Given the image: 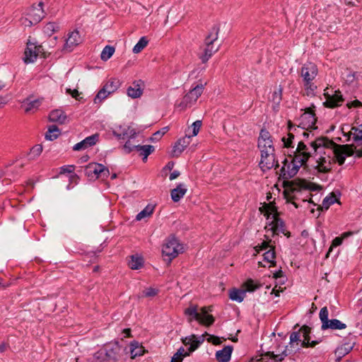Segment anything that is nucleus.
Here are the masks:
<instances>
[{
  "label": "nucleus",
  "mask_w": 362,
  "mask_h": 362,
  "mask_svg": "<svg viewBox=\"0 0 362 362\" xmlns=\"http://www.w3.org/2000/svg\"><path fill=\"white\" fill-rule=\"evenodd\" d=\"M270 242L271 240L269 241H262L260 245H258L255 247V250L259 252L260 250H268L271 247H274V246L270 245Z\"/></svg>",
  "instance_id": "nucleus-56"
},
{
  "label": "nucleus",
  "mask_w": 362,
  "mask_h": 362,
  "mask_svg": "<svg viewBox=\"0 0 362 362\" xmlns=\"http://www.w3.org/2000/svg\"><path fill=\"white\" fill-rule=\"evenodd\" d=\"M303 156L300 157H293L291 162L286 165V163L287 162L286 159L284 161V165L282 167L281 176L284 179L288 180L293 177H294L297 173L298 172L300 168L305 165L306 163H304V159L301 158Z\"/></svg>",
  "instance_id": "nucleus-6"
},
{
  "label": "nucleus",
  "mask_w": 362,
  "mask_h": 362,
  "mask_svg": "<svg viewBox=\"0 0 362 362\" xmlns=\"http://www.w3.org/2000/svg\"><path fill=\"white\" fill-rule=\"evenodd\" d=\"M355 345V342H345L341 346H339L335 351H334V356H335V361L337 362H339L341 359L345 356L346 354H348L354 348Z\"/></svg>",
  "instance_id": "nucleus-22"
},
{
  "label": "nucleus",
  "mask_w": 362,
  "mask_h": 362,
  "mask_svg": "<svg viewBox=\"0 0 362 362\" xmlns=\"http://www.w3.org/2000/svg\"><path fill=\"white\" fill-rule=\"evenodd\" d=\"M204 86L202 83L197 85L183 98L179 106L182 108L192 106L203 93Z\"/></svg>",
  "instance_id": "nucleus-13"
},
{
  "label": "nucleus",
  "mask_w": 362,
  "mask_h": 362,
  "mask_svg": "<svg viewBox=\"0 0 362 362\" xmlns=\"http://www.w3.org/2000/svg\"><path fill=\"white\" fill-rule=\"evenodd\" d=\"M74 165H65L61 168V173H71L74 170Z\"/></svg>",
  "instance_id": "nucleus-62"
},
{
  "label": "nucleus",
  "mask_w": 362,
  "mask_h": 362,
  "mask_svg": "<svg viewBox=\"0 0 362 362\" xmlns=\"http://www.w3.org/2000/svg\"><path fill=\"white\" fill-rule=\"evenodd\" d=\"M351 147V150L353 151V155H355L357 158L362 157V144H358L357 146L354 147L353 146H350Z\"/></svg>",
  "instance_id": "nucleus-60"
},
{
  "label": "nucleus",
  "mask_w": 362,
  "mask_h": 362,
  "mask_svg": "<svg viewBox=\"0 0 362 362\" xmlns=\"http://www.w3.org/2000/svg\"><path fill=\"white\" fill-rule=\"evenodd\" d=\"M148 40L147 37H141L139 42L133 47L132 52L135 54L141 52L148 45Z\"/></svg>",
  "instance_id": "nucleus-36"
},
{
  "label": "nucleus",
  "mask_w": 362,
  "mask_h": 362,
  "mask_svg": "<svg viewBox=\"0 0 362 362\" xmlns=\"http://www.w3.org/2000/svg\"><path fill=\"white\" fill-rule=\"evenodd\" d=\"M269 211H267V218H272L271 229L274 234H279L280 233H284V223L278 217L276 209L275 207H268Z\"/></svg>",
  "instance_id": "nucleus-15"
},
{
  "label": "nucleus",
  "mask_w": 362,
  "mask_h": 362,
  "mask_svg": "<svg viewBox=\"0 0 362 362\" xmlns=\"http://www.w3.org/2000/svg\"><path fill=\"white\" fill-rule=\"evenodd\" d=\"M346 72L343 73V77L346 83H351L355 80V72H352L350 69H346Z\"/></svg>",
  "instance_id": "nucleus-55"
},
{
  "label": "nucleus",
  "mask_w": 362,
  "mask_h": 362,
  "mask_svg": "<svg viewBox=\"0 0 362 362\" xmlns=\"http://www.w3.org/2000/svg\"><path fill=\"white\" fill-rule=\"evenodd\" d=\"M49 119L51 122H58L59 124H64L66 121V115L61 110H54L49 115Z\"/></svg>",
  "instance_id": "nucleus-29"
},
{
  "label": "nucleus",
  "mask_w": 362,
  "mask_h": 362,
  "mask_svg": "<svg viewBox=\"0 0 362 362\" xmlns=\"http://www.w3.org/2000/svg\"><path fill=\"white\" fill-rule=\"evenodd\" d=\"M291 188L293 191H297L300 189L308 188V183L305 180H294L291 182Z\"/></svg>",
  "instance_id": "nucleus-47"
},
{
  "label": "nucleus",
  "mask_w": 362,
  "mask_h": 362,
  "mask_svg": "<svg viewBox=\"0 0 362 362\" xmlns=\"http://www.w3.org/2000/svg\"><path fill=\"white\" fill-rule=\"evenodd\" d=\"M144 352V347L140 345L138 341H134L130 344V354L132 358L143 355Z\"/></svg>",
  "instance_id": "nucleus-31"
},
{
  "label": "nucleus",
  "mask_w": 362,
  "mask_h": 362,
  "mask_svg": "<svg viewBox=\"0 0 362 362\" xmlns=\"http://www.w3.org/2000/svg\"><path fill=\"white\" fill-rule=\"evenodd\" d=\"M136 136V132L134 129L128 128L126 130H124L122 134H119L117 135L119 139H126L128 140L132 139L135 138Z\"/></svg>",
  "instance_id": "nucleus-42"
},
{
  "label": "nucleus",
  "mask_w": 362,
  "mask_h": 362,
  "mask_svg": "<svg viewBox=\"0 0 362 362\" xmlns=\"http://www.w3.org/2000/svg\"><path fill=\"white\" fill-rule=\"evenodd\" d=\"M274 152L272 148H269L268 151H262L259 166L263 171L272 168L276 169L279 167L278 161L276 160Z\"/></svg>",
  "instance_id": "nucleus-12"
},
{
  "label": "nucleus",
  "mask_w": 362,
  "mask_h": 362,
  "mask_svg": "<svg viewBox=\"0 0 362 362\" xmlns=\"http://www.w3.org/2000/svg\"><path fill=\"white\" fill-rule=\"evenodd\" d=\"M119 86V81L116 78H110L98 91L95 98H94L95 103H100L107 98L110 94L117 90Z\"/></svg>",
  "instance_id": "nucleus-10"
},
{
  "label": "nucleus",
  "mask_w": 362,
  "mask_h": 362,
  "mask_svg": "<svg viewBox=\"0 0 362 362\" xmlns=\"http://www.w3.org/2000/svg\"><path fill=\"white\" fill-rule=\"evenodd\" d=\"M139 144H134L132 141V139H129L126 141L123 146V150L125 153H129L133 151H138Z\"/></svg>",
  "instance_id": "nucleus-50"
},
{
  "label": "nucleus",
  "mask_w": 362,
  "mask_h": 362,
  "mask_svg": "<svg viewBox=\"0 0 362 362\" xmlns=\"http://www.w3.org/2000/svg\"><path fill=\"white\" fill-rule=\"evenodd\" d=\"M143 259L141 257L132 255L131 260L129 262V267L132 269H139L143 266Z\"/></svg>",
  "instance_id": "nucleus-37"
},
{
  "label": "nucleus",
  "mask_w": 362,
  "mask_h": 362,
  "mask_svg": "<svg viewBox=\"0 0 362 362\" xmlns=\"http://www.w3.org/2000/svg\"><path fill=\"white\" fill-rule=\"evenodd\" d=\"M158 290L154 288H147L143 291V297H153L157 295Z\"/></svg>",
  "instance_id": "nucleus-57"
},
{
  "label": "nucleus",
  "mask_w": 362,
  "mask_h": 362,
  "mask_svg": "<svg viewBox=\"0 0 362 362\" xmlns=\"http://www.w3.org/2000/svg\"><path fill=\"white\" fill-rule=\"evenodd\" d=\"M190 354L184 347H180L174 354L171 358V362H182L184 357L189 356Z\"/></svg>",
  "instance_id": "nucleus-34"
},
{
  "label": "nucleus",
  "mask_w": 362,
  "mask_h": 362,
  "mask_svg": "<svg viewBox=\"0 0 362 362\" xmlns=\"http://www.w3.org/2000/svg\"><path fill=\"white\" fill-rule=\"evenodd\" d=\"M93 361L95 362L108 361L107 353L105 351L104 346L94 354Z\"/></svg>",
  "instance_id": "nucleus-40"
},
{
  "label": "nucleus",
  "mask_w": 362,
  "mask_h": 362,
  "mask_svg": "<svg viewBox=\"0 0 362 362\" xmlns=\"http://www.w3.org/2000/svg\"><path fill=\"white\" fill-rule=\"evenodd\" d=\"M210 337L208 339V341L212 342L214 344H219L221 343L220 338L213 335H209Z\"/></svg>",
  "instance_id": "nucleus-64"
},
{
  "label": "nucleus",
  "mask_w": 362,
  "mask_h": 362,
  "mask_svg": "<svg viewBox=\"0 0 362 362\" xmlns=\"http://www.w3.org/2000/svg\"><path fill=\"white\" fill-rule=\"evenodd\" d=\"M328 310L327 307H323L320 311V319L322 322V325L325 324V322H328L329 320L328 319Z\"/></svg>",
  "instance_id": "nucleus-54"
},
{
  "label": "nucleus",
  "mask_w": 362,
  "mask_h": 362,
  "mask_svg": "<svg viewBox=\"0 0 362 362\" xmlns=\"http://www.w3.org/2000/svg\"><path fill=\"white\" fill-rule=\"evenodd\" d=\"M107 353L108 361L117 362L122 356L123 353L126 351L127 348L124 349L120 346L118 341H113L104 345Z\"/></svg>",
  "instance_id": "nucleus-11"
},
{
  "label": "nucleus",
  "mask_w": 362,
  "mask_h": 362,
  "mask_svg": "<svg viewBox=\"0 0 362 362\" xmlns=\"http://www.w3.org/2000/svg\"><path fill=\"white\" fill-rule=\"evenodd\" d=\"M168 130V127H165L162 128L160 130L156 132L153 134L152 137L151 138V140L153 141L159 140L161 138V136H163Z\"/></svg>",
  "instance_id": "nucleus-52"
},
{
  "label": "nucleus",
  "mask_w": 362,
  "mask_h": 362,
  "mask_svg": "<svg viewBox=\"0 0 362 362\" xmlns=\"http://www.w3.org/2000/svg\"><path fill=\"white\" fill-rule=\"evenodd\" d=\"M338 202V199L336 195L331 193L329 196H327L322 201V208L327 209L333 204Z\"/></svg>",
  "instance_id": "nucleus-44"
},
{
  "label": "nucleus",
  "mask_w": 362,
  "mask_h": 362,
  "mask_svg": "<svg viewBox=\"0 0 362 362\" xmlns=\"http://www.w3.org/2000/svg\"><path fill=\"white\" fill-rule=\"evenodd\" d=\"M204 341V334L199 336V337L192 334L189 337H186L182 339V341L185 346L189 345V348L187 350L189 354L195 351Z\"/></svg>",
  "instance_id": "nucleus-18"
},
{
  "label": "nucleus",
  "mask_w": 362,
  "mask_h": 362,
  "mask_svg": "<svg viewBox=\"0 0 362 362\" xmlns=\"http://www.w3.org/2000/svg\"><path fill=\"white\" fill-rule=\"evenodd\" d=\"M321 341L319 340H311L310 328L308 326L303 325L297 332H293L290 336V343L301 342V346L314 347Z\"/></svg>",
  "instance_id": "nucleus-3"
},
{
  "label": "nucleus",
  "mask_w": 362,
  "mask_h": 362,
  "mask_svg": "<svg viewBox=\"0 0 362 362\" xmlns=\"http://www.w3.org/2000/svg\"><path fill=\"white\" fill-rule=\"evenodd\" d=\"M144 83L141 80L134 81L127 90V93L132 98H140L143 93Z\"/></svg>",
  "instance_id": "nucleus-19"
},
{
  "label": "nucleus",
  "mask_w": 362,
  "mask_h": 362,
  "mask_svg": "<svg viewBox=\"0 0 362 362\" xmlns=\"http://www.w3.org/2000/svg\"><path fill=\"white\" fill-rule=\"evenodd\" d=\"M138 148L137 151L140 153V155L144 156V160H146L147 157L154 151V147L151 145L141 146L139 144Z\"/></svg>",
  "instance_id": "nucleus-38"
},
{
  "label": "nucleus",
  "mask_w": 362,
  "mask_h": 362,
  "mask_svg": "<svg viewBox=\"0 0 362 362\" xmlns=\"http://www.w3.org/2000/svg\"><path fill=\"white\" fill-rule=\"evenodd\" d=\"M59 129L57 127L52 125L49 129L45 134V139L47 140L53 141L56 139L59 136Z\"/></svg>",
  "instance_id": "nucleus-41"
},
{
  "label": "nucleus",
  "mask_w": 362,
  "mask_h": 362,
  "mask_svg": "<svg viewBox=\"0 0 362 362\" xmlns=\"http://www.w3.org/2000/svg\"><path fill=\"white\" fill-rule=\"evenodd\" d=\"M115 51V49L113 46L106 45L103 48V49L100 54L101 59L103 61L108 60L113 55Z\"/></svg>",
  "instance_id": "nucleus-39"
},
{
  "label": "nucleus",
  "mask_w": 362,
  "mask_h": 362,
  "mask_svg": "<svg viewBox=\"0 0 362 362\" xmlns=\"http://www.w3.org/2000/svg\"><path fill=\"white\" fill-rule=\"evenodd\" d=\"M43 148L41 144H36L31 149L29 153V159H36L42 152Z\"/></svg>",
  "instance_id": "nucleus-46"
},
{
  "label": "nucleus",
  "mask_w": 362,
  "mask_h": 362,
  "mask_svg": "<svg viewBox=\"0 0 362 362\" xmlns=\"http://www.w3.org/2000/svg\"><path fill=\"white\" fill-rule=\"evenodd\" d=\"M288 133L287 136L282 137L281 140L284 143V146L286 148H294V145H293V140L295 138L294 132H298L301 129L299 127H293L291 124V122H288Z\"/></svg>",
  "instance_id": "nucleus-24"
},
{
  "label": "nucleus",
  "mask_w": 362,
  "mask_h": 362,
  "mask_svg": "<svg viewBox=\"0 0 362 362\" xmlns=\"http://www.w3.org/2000/svg\"><path fill=\"white\" fill-rule=\"evenodd\" d=\"M202 123L201 120H197L194 122H193V124H192V136H194L198 134V132L202 127Z\"/></svg>",
  "instance_id": "nucleus-58"
},
{
  "label": "nucleus",
  "mask_w": 362,
  "mask_h": 362,
  "mask_svg": "<svg viewBox=\"0 0 362 362\" xmlns=\"http://www.w3.org/2000/svg\"><path fill=\"white\" fill-rule=\"evenodd\" d=\"M211 312V307H202L199 311L197 305H190L185 310V314L188 317V321L191 322L193 320H196L200 324L205 326H210L214 322L213 315L209 314Z\"/></svg>",
  "instance_id": "nucleus-2"
},
{
  "label": "nucleus",
  "mask_w": 362,
  "mask_h": 362,
  "mask_svg": "<svg viewBox=\"0 0 362 362\" xmlns=\"http://www.w3.org/2000/svg\"><path fill=\"white\" fill-rule=\"evenodd\" d=\"M59 30V26L54 22H49L47 23L44 28L43 32L47 35L51 36L54 32Z\"/></svg>",
  "instance_id": "nucleus-45"
},
{
  "label": "nucleus",
  "mask_w": 362,
  "mask_h": 362,
  "mask_svg": "<svg viewBox=\"0 0 362 362\" xmlns=\"http://www.w3.org/2000/svg\"><path fill=\"white\" fill-rule=\"evenodd\" d=\"M304 117L305 118H308L309 122L311 123V125H314L315 122V115L312 113H305L304 114Z\"/></svg>",
  "instance_id": "nucleus-63"
},
{
  "label": "nucleus",
  "mask_w": 362,
  "mask_h": 362,
  "mask_svg": "<svg viewBox=\"0 0 362 362\" xmlns=\"http://www.w3.org/2000/svg\"><path fill=\"white\" fill-rule=\"evenodd\" d=\"M351 147V150L353 151V155H355L357 158L362 157V144H358L357 146L354 147L353 146H350Z\"/></svg>",
  "instance_id": "nucleus-59"
},
{
  "label": "nucleus",
  "mask_w": 362,
  "mask_h": 362,
  "mask_svg": "<svg viewBox=\"0 0 362 362\" xmlns=\"http://www.w3.org/2000/svg\"><path fill=\"white\" fill-rule=\"evenodd\" d=\"M43 2L40 1L38 4H33L28 10L27 13L28 18H26L23 22L25 26H32L38 23L45 16L43 11Z\"/></svg>",
  "instance_id": "nucleus-9"
},
{
  "label": "nucleus",
  "mask_w": 362,
  "mask_h": 362,
  "mask_svg": "<svg viewBox=\"0 0 362 362\" xmlns=\"http://www.w3.org/2000/svg\"><path fill=\"white\" fill-rule=\"evenodd\" d=\"M309 144L314 153L320 154L317 168L321 173L329 172L332 164L336 162L339 165H343L346 157L353 154L349 145L337 144L327 137H318Z\"/></svg>",
  "instance_id": "nucleus-1"
},
{
  "label": "nucleus",
  "mask_w": 362,
  "mask_h": 362,
  "mask_svg": "<svg viewBox=\"0 0 362 362\" xmlns=\"http://www.w3.org/2000/svg\"><path fill=\"white\" fill-rule=\"evenodd\" d=\"M219 32V27L217 25H214L205 38V48L203 52L200 54L199 58L203 63L206 62L212 56L214 53L218 51V47H214L213 43L218 39V35Z\"/></svg>",
  "instance_id": "nucleus-4"
},
{
  "label": "nucleus",
  "mask_w": 362,
  "mask_h": 362,
  "mask_svg": "<svg viewBox=\"0 0 362 362\" xmlns=\"http://www.w3.org/2000/svg\"><path fill=\"white\" fill-rule=\"evenodd\" d=\"M317 69H301L300 76L303 78V86L308 95H313L317 89Z\"/></svg>",
  "instance_id": "nucleus-8"
},
{
  "label": "nucleus",
  "mask_w": 362,
  "mask_h": 362,
  "mask_svg": "<svg viewBox=\"0 0 362 362\" xmlns=\"http://www.w3.org/2000/svg\"><path fill=\"white\" fill-rule=\"evenodd\" d=\"M272 139L269 132L266 129H262L258 140H268Z\"/></svg>",
  "instance_id": "nucleus-61"
},
{
  "label": "nucleus",
  "mask_w": 362,
  "mask_h": 362,
  "mask_svg": "<svg viewBox=\"0 0 362 362\" xmlns=\"http://www.w3.org/2000/svg\"><path fill=\"white\" fill-rule=\"evenodd\" d=\"M283 348V350H279L277 354H275L274 351H262L259 356L252 359V362H272V361L281 362L288 355L287 346Z\"/></svg>",
  "instance_id": "nucleus-7"
},
{
  "label": "nucleus",
  "mask_w": 362,
  "mask_h": 362,
  "mask_svg": "<svg viewBox=\"0 0 362 362\" xmlns=\"http://www.w3.org/2000/svg\"><path fill=\"white\" fill-rule=\"evenodd\" d=\"M187 189L185 184H179L176 188L173 189L170 192L171 199L173 202H179L186 194Z\"/></svg>",
  "instance_id": "nucleus-27"
},
{
  "label": "nucleus",
  "mask_w": 362,
  "mask_h": 362,
  "mask_svg": "<svg viewBox=\"0 0 362 362\" xmlns=\"http://www.w3.org/2000/svg\"><path fill=\"white\" fill-rule=\"evenodd\" d=\"M98 140V134H95L90 136L86 137L83 141L77 143L73 147L74 151L84 150L90 146H92L96 144Z\"/></svg>",
  "instance_id": "nucleus-23"
},
{
  "label": "nucleus",
  "mask_w": 362,
  "mask_h": 362,
  "mask_svg": "<svg viewBox=\"0 0 362 362\" xmlns=\"http://www.w3.org/2000/svg\"><path fill=\"white\" fill-rule=\"evenodd\" d=\"M326 100L323 103L326 107L334 108L341 105L344 101L343 96L339 90H335L332 93H325Z\"/></svg>",
  "instance_id": "nucleus-17"
},
{
  "label": "nucleus",
  "mask_w": 362,
  "mask_h": 362,
  "mask_svg": "<svg viewBox=\"0 0 362 362\" xmlns=\"http://www.w3.org/2000/svg\"><path fill=\"white\" fill-rule=\"evenodd\" d=\"M346 327V324L341 322L337 319L329 320L328 322H325L324 325H322V329L325 330L327 329H343Z\"/></svg>",
  "instance_id": "nucleus-30"
},
{
  "label": "nucleus",
  "mask_w": 362,
  "mask_h": 362,
  "mask_svg": "<svg viewBox=\"0 0 362 362\" xmlns=\"http://www.w3.org/2000/svg\"><path fill=\"white\" fill-rule=\"evenodd\" d=\"M276 257V252L274 250V247H271L267 251L264 253V259L268 262L272 263L273 265H275L274 259Z\"/></svg>",
  "instance_id": "nucleus-48"
},
{
  "label": "nucleus",
  "mask_w": 362,
  "mask_h": 362,
  "mask_svg": "<svg viewBox=\"0 0 362 362\" xmlns=\"http://www.w3.org/2000/svg\"><path fill=\"white\" fill-rule=\"evenodd\" d=\"M243 286H244V289H243V291H245V293L247 291L248 292H252L254 291H255L257 288H258V286H257L254 281L251 279L250 280H247L244 284H243Z\"/></svg>",
  "instance_id": "nucleus-51"
},
{
  "label": "nucleus",
  "mask_w": 362,
  "mask_h": 362,
  "mask_svg": "<svg viewBox=\"0 0 362 362\" xmlns=\"http://www.w3.org/2000/svg\"><path fill=\"white\" fill-rule=\"evenodd\" d=\"M258 147L261 152L262 151H268L269 148H272V151H275L272 139L268 140H258Z\"/></svg>",
  "instance_id": "nucleus-43"
},
{
  "label": "nucleus",
  "mask_w": 362,
  "mask_h": 362,
  "mask_svg": "<svg viewBox=\"0 0 362 362\" xmlns=\"http://www.w3.org/2000/svg\"><path fill=\"white\" fill-rule=\"evenodd\" d=\"M282 89L281 88L274 91L272 94V101L274 103L278 105L281 100Z\"/></svg>",
  "instance_id": "nucleus-53"
},
{
  "label": "nucleus",
  "mask_w": 362,
  "mask_h": 362,
  "mask_svg": "<svg viewBox=\"0 0 362 362\" xmlns=\"http://www.w3.org/2000/svg\"><path fill=\"white\" fill-rule=\"evenodd\" d=\"M153 207L151 206H147L136 215V219L137 221H141L142 218L151 216L153 213Z\"/></svg>",
  "instance_id": "nucleus-49"
},
{
  "label": "nucleus",
  "mask_w": 362,
  "mask_h": 362,
  "mask_svg": "<svg viewBox=\"0 0 362 362\" xmlns=\"http://www.w3.org/2000/svg\"><path fill=\"white\" fill-rule=\"evenodd\" d=\"M42 102V98L33 100L31 96L22 101L21 107L26 113H33L37 111Z\"/></svg>",
  "instance_id": "nucleus-20"
},
{
  "label": "nucleus",
  "mask_w": 362,
  "mask_h": 362,
  "mask_svg": "<svg viewBox=\"0 0 362 362\" xmlns=\"http://www.w3.org/2000/svg\"><path fill=\"white\" fill-rule=\"evenodd\" d=\"M103 165L99 163H89L86 168V175L88 177H100L101 173H103Z\"/></svg>",
  "instance_id": "nucleus-28"
},
{
  "label": "nucleus",
  "mask_w": 362,
  "mask_h": 362,
  "mask_svg": "<svg viewBox=\"0 0 362 362\" xmlns=\"http://www.w3.org/2000/svg\"><path fill=\"white\" fill-rule=\"evenodd\" d=\"M245 291L233 288L229 293V297L232 300L241 303L245 298Z\"/></svg>",
  "instance_id": "nucleus-32"
},
{
  "label": "nucleus",
  "mask_w": 362,
  "mask_h": 362,
  "mask_svg": "<svg viewBox=\"0 0 362 362\" xmlns=\"http://www.w3.org/2000/svg\"><path fill=\"white\" fill-rule=\"evenodd\" d=\"M293 153L294 157L303 156L304 163H306L309 158L315 153L313 151V148L311 147V151H309L308 146L302 141L298 142L296 149Z\"/></svg>",
  "instance_id": "nucleus-21"
},
{
  "label": "nucleus",
  "mask_w": 362,
  "mask_h": 362,
  "mask_svg": "<svg viewBox=\"0 0 362 362\" xmlns=\"http://www.w3.org/2000/svg\"><path fill=\"white\" fill-rule=\"evenodd\" d=\"M233 351L232 346H226L223 349L216 351V358L218 362H228Z\"/></svg>",
  "instance_id": "nucleus-25"
},
{
  "label": "nucleus",
  "mask_w": 362,
  "mask_h": 362,
  "mask_svg": "<svg viewBox=\"0 0 362 362\" xmlns=\"http://www.w3.org/2000/svg\"><path fill=\"white\" fill-rule=\"evenodd\" d=\"M349 134L353 136L355 142L362 141V124L357 127H351Z\"/></svg>",
  "instance_id": "nucleus-35"
},
{
  "label": "nucleus",
  "mask_w": 362,
  "mask_h": 362,
  "mask_svg": "<svg viewBox=\"0 0 362 362\" xmlns=\"http://www.w3.org/2000/svg\"><path fill=\"white\" fill-rule=\"evenodd\" d=\"M351 235H352V233L351 232H346V233H344L341 237H337L335 238L332 242V245L330 246V247L329 248V250L328 252H327L326 254V258H328L329 256V254L331 252V251L332 250L333 247H337V246H339L340 245H341L342 242H343V240L348 238L349 236H350Z\"/></svg>",
  "instance_id": "nucleus-33"
},
{
  "label": "nucleus",
  "mask_w": 362,
  "mask_h": 362,
  "mask_svg": "<svg viewBox=\"0 0 362 362\" xmlns=\"http://www.w3.org/2000/svg\"><path fill=\"white\" fill-rule=\"evenodd\" d=\"M183 247L175 236H170L166 239L163 248L162 253L164 260L170 263L180 253L182 252Z\"/></svg>",
  "instance_id": "nucleus-5"
},
{
  "label": "nucleus",
  "mask_w": 362,
  "mask_h": 362,
  "mask_svg": "<svg viewBox=\"0 0 362 362\" xmlns=\"http://www.w3.org/2000/svg\"><path fill=\"white\" fill-rule=\"evenodd\" d=\"M38 56L45 57L43 45L28 43L23 59L24 62L25 64L34 62Z\"/></svg>",
  "instance_id": "nucleus-14"
},
{
  "label": "nucleus",
  "mask_w": 362,
  "mask_h": 362,
  "mask_svg": "<svg viewBox=\"0 0 362 362\" xmlns=\"http://www.w3.org/2000/svg\"><path fill=\"white\" fill-rule=\"evenodd\" d=\"M81 42L82 39L79 32L75 30L68 34V37L65 40L62 50L65 52H71Z\"/></svg>",
  "instance_id": "nucleus-16"
},
{
  "label": "nucleus",
  "mask_w": 362,
  "mask_h": 362,
  "mask_svg": "<svg viewBox=\"0 0 362 362\" xmlns=\"http://www.w3.org/2000/svg\"><path fill=\"white\" fill-rule=\"evenodd\" d=\"M191 136H185L179 139L174 146L173 153L175 156H179L185 148L189 144Z\"/></svg>",
  "instance_id": "nucleus-26"
}]
</instances>
